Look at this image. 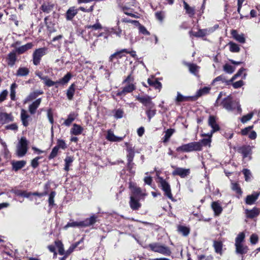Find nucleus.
I'll return each mask as SVG.
<instances>
[{
  "label": "nucleus",
  "instance_id": "obj_1",
  "mask_svg": "<svg viewBox=\"0 0 260 260\" xmlns=\"http://www.w3.org/2000/svg\"><path fill=\"white\" fill-rule=\"evenodd\" d=\"M97 217L92 215L89 218L85 219L81 221H72L68 222L64 227L65 229L70 227H87L95 223Z\"/></svg>",
  "mask_w": 260,
  "mask_h": 260
},
{
  "label": "nucleus",
  "instance_id": "obj_2",
  "mask_svg": "<svg viewBox=\"0 0 260 260\" xmlns=\"http://www.w3.org/2000/svg\"><path fill=\"white\" fill-rule=\"evenodd\" d=\"M202 149V145L200 142H193L182 145L177 148V151L188 152L191 151H201Z\"/></svg>",
  "mask_w": 260,
  "mask_h": 260
},
{
  "label": "nucleus",
  "instance_id": "obj_3",
  "mask_svg": "<svg viewBox=\"0 0 260 260\" xmlns=\"http://www.w3.org/2000/svg\"><path fill=\"white\" fill-rule=\"evenodd\" d=\"M221 104L228 111H233L236 109H237L238 111L241 110L239 103L234 101L231 95L223 99Z\"/></svg>",
  "mask_w": 260,
  "mask_h": 260
},
{
  "label": "nucleus",
  "instance_id": "obj_4",
  "mask_svg": "<svg viewBox=\"0 0 260 260\" xmlns=\"http://www.w3.org/2000/svg\"><path fill=\"white\" fill-rule=\"evenodd\" d=\"M148 247L151 250L155 252H158L167 256H169L171 254V251L169 247L159 243L155 242L149 244Z\"/></svg>",
  "mask_w": 260,
  "mask_h": 260
},
{
  "label": "nucleus",
  "instance_id": "obj_5",
  "mask_svg": "<svg viewBox=\"0 0 260 260\" xmlns=\"http://www.w3.org/2000/svg\"><path fill=\"white\" fill-rule=\"evenodd\" d=\"M28 141L24 137L21 138L17 146L16 153L19 157L24 156L28 150Z\"/></svg>",
  "mask_w": 260,
  "mask_h": 260
},
{
  "label": "nucleus",
  "instance_id": "obj_6",
  "mask_svg": "<svg viewBox=\"0 0 260 260\" xmlns=\"http://www.w3.org/2000/svg\"><path fill=\"white\" fill-rule=\"evenodd\" d=\"M158 183L162 190L165 192V195L169 199L173 200V196L171 193V189L170 184L165 179L161 177H158Z\"/></svg>",
  "mask_w": 260,
  "mask_h": 260
},
{
  "label": "nucleus",
  "instance_id": "obj_7",
  "mask_svg": "<svg viewBox=\"0 0 260 260\" xmlns=\"http://www.w3.org/2000/svg\"><path fill=\"white\" fill-rule=\"evenodd\" d=\"M47 48L46 47L40 48L36 49L32 54L33 57V63L37 66L41 61V58L46 54Z\"/></svg>",
  "mask_w": 260,
  "mask_h": 260
},
{
  "label": "nucleus",
  "instance_id": "obj_8",
  "mask_svg": "<svg viewBox=\"0 0 260 260\" xmlns=\"http://www.w3.org/2000/svg\"><path fill=\"white\" fill-rule=\"evenodd\" d=\"M136 85L134 83L127 84L122 87L121 90H118L116 92V96H119L121 99L127 93H131L136 89Z\"/></svg>",
  "mask_w": 260,
  "mask_h": 260
},
{
  "label": "nucleus",
  "instance_id": "obj_9",
  "mask_svg": "<svg viewBox=\"0 0 260 260\" xmlns=\"http://www.w3.org/2000/svg\"><path fill=\"white\" fill-rule=\"evenodd\" d=\"M136 99L145 106L147 109L154 108V104L152 102L151 96L148 95L144 96L138 95L136 96Z\"/></svg>",
  "mask_w": 260,
  "mask_h": 260
},
{
  "label": "nucleus",
  "instance_id": "obj_10",
  "mask_svg": "<svg viewBox=\"0 0 260 260\" xmlns=\"http://www.w3.org/2000/svg\"><path fill=\"white\" fill-rule=\"evenodd\" d=\"M208 124L212 128L211 131L207 134H203V136H206L207 137H212L214 133L217 132L219 130L220 128L218 124L216 121V119L214 116H210L208 119Z\"/></svg>",
  "mask_w": 260,
  "mask_h": 260
},
{
  "label": "nucleus",
  "instance_id": "obj_11",
  "mask_svg": "<svg viewBox=\"0 0 260 260\" xmlns=\"http://www.w3.org/2000/svg\"><path fill=\"white\" fill-rule=\"evenodd\" d=\"M130 188L132 192V194L131 197H134L135 198L144 200L145 197L147 195L145 192L142 190L140 187L131 184Z\"/></svg>",
  "mask_w": 260,
  "mask_h": 260
},
{
  "label": "nucleus",
  "instance_id": "obj_12",
  "mask_svg": "<svg viewBox=\"0 0 260 260\" xmlns=\"http://www.w3.org/2000/svg\"><path fill=\"white\" fill-rule=\"evenodd\" d=\"M172 168H175V170L172 172L173 176H179L181 178H185L190 173V170L189 169H185L180 167H175L172 166Z\"/></svg>",
  "mask_w": 260,
  "mask_h": 260
},
{
  "label": "nucleus",
  "instance_id": "obj_13",
  "mask_svg": "<svg viewBox=\"0 0 260 260\" xmlns=\"http://www.w3.org/2000/svg\"><path fill=\"white\" fill-rule=\"evenodd\" d=\"M124 145L126 148L127 161L131 164L135 156V147L132 144L128 142H125Z\"/></svg>",
  "mask_w": 260,
  "mask_h": 260
},
{
  "label": "nucleus",
  "instance_id": "obj_14",
  "mask_svg": "<svg viewBox=\"0 0 260 260\" xmlns=\"http://www.w3.org/2000/svg\"><path fill=\"white\" fill-rule=\"evenodd\" d=\"M79 9H77V8L75 7H71L69 8V9L67 11L65 17L68 21H71L73 20L74 17L78 13Z\"/></svg>",
  "mask_w": 260,
  "mask_h": 260
},
{
  "label": "nucleus",
  "instance_id": "obj_15",
  "mask_svg": "<svg viewBox=\"0 0 260 260\" xmlns=\"http://www.w3.org/2000/svg\"><path fill=\"white\" fill-rule=\"evenodd\" d=\"M196 100V97H193V96H184L179 92H177V96L175 99L176 104L185 101H194Z\"/></svg>",
  "mask_w": 260,
  "mask_h": 260
},
{
  "label": "nucleus",
  "instance_id": "obj_16",
  "mask_svg": "<svg viewBox=\"0 0 260 260\" xmlns=\"http://www.w3.org/2000/svg\"><path fill=\"white\" fill-rule=\"evenodd\" d=\"M17 60L16 53L15 50L10 52L7 57V61L9 66L13 67Z\"/></svg>",
  "mask_w": 260,
  "mask_h": 260
},
{
  "label": "nucleus",
  "instance_id": "obj_17",
  "mask_svg": "<svg viewBox=\"0 0 260 260\" xmlns=\"http://www.w3.org/2000/svg\"><path fill=\"white\" fill-rule=\"evenodd\" d=\"M231 35L233 38L237 42L241 44L245 43L246 40L243 34H239L236 30L233 29L231 31Z\"/></svg>",
  "mask_w": 260,
  "mask_h": 260
},
{
  "label": "nucleus",
  "instance_id": "obj_18",
  "mask_svg": "<svg viewBox=\"0 0 260 260\" xmlns=\"http://www.w3.org/2000/svg\"><path fill=\"white\" fill-rule=\"evenodd\" d=\"M259 196V192H254L252 194L248 195L245 199V203L247 205H251L255 203Z\"/></svg>",
  "mask_w": 260,
  "mask_h": 260
},
{
  "label": "nucleus",
  "instance_id": "obj_19",
  "mask_svg": "<svg viewBox=\"0 0 260 260\" xmlns=\"http://www.w3.org/2000/svg\"><path fill=\"white\" fill-rule=\"evenodd\" d=\"M213 30L209 29H200L197 32H192L190 31V33L192 34L193 36L198 38L203 37L207 35H209L211 32H212Z\"/></svg>",
  "mask_w": 260,
  "mask_h": 260
},
{
  "label": "nucleus",
  "instance_id": "obj_20",
  "mask_svg": "<svg viewBox=\"0 0 260 260\" xmlns=\"http://www.w3.org/2000/svg\"><path fill=\"white\" fill-rule=\"evenodd\" d=\"M245 212L247 218H253L259 215L260 210L254 207L251 210L246 209Z\"/></svg>",
  "mask_w": 260,
  "mask_h": 260
},
{
  "label": "nucleus",
  "instance_id": "obj_21",
  "mask_svg": "<svg viewBox=\"0 0 260 260\" xmlns=\"http://www.w3.org/2000/svg\"><path fill=\"white\" fill-rule=\"evenodd\" d=\"M141 199L135 198L134 197H130L129 206L133 210H138L141 206V204L139 202Z\"/></svg>",
  "mask_w": 260,
  "mask_h": 260
},
{
  "label": "nucleus",
  "instance_id": "obj_22",
  "mask_svg": "<svg viewBox=\"0 0 260 260\" xmlns=\"http://www.w3.org/2000/svg\"><path fill=\"white\" fill-rule=\"evenodd\" d=\"M118 6L122 10L128 9V6H133L134 4V0H116Z\"/></svg>",
  "mask_w": 260,
  "mask_h": 260
},
{
  "label": "nucleus",
  "instance_id": "obj_23",
  "mask_svg": "<svg viewBox=\"0 0 260 260\" xmlns=\"http://www.w3.org/2000/svg\"><path fill=\"white\" fill-rule=\"evenodd\" d=\"M236 247L235 252L237 254L243 255L247 253L249 248L248 246L243 244L235 245Z\"/></svg>",
  "mask_w": 260,
  "mask_h": 260
},
{
  "label": "nucleus",
  "instance_id": "obj_24",
  "mask_svg": "<svg viewBox=\"0 0 260 260\" xmlns=\"http://www.w3.org/2000/svg\"><path fill=\"white\" fill-rule=\"evenodd\" d=\"M41 103V99L39 98L29 106L28 110L31 114H34L36 113V110L40 106Z\"/></svg>",
  "mask_w": 260,
  "mask_h": 260
},
{
  "label": "nucleus",
  "instance_id": "obj_25",
  "mask_svg": "<svg viewBox=\"0 0 260 260\" xmlns=\"http://www.w3.org/2000/svg\"><path fill=\"white\" fill-rule=\"evenodd\" d=\"M124 137H117L115 136L114 133L111 131H108L106 138L108 140L112 142H120L123 139Z\"/></svg>",
  "mask_w": 260,
  "mask_h": 260
},
{
  "label": "nucleus",
  "instance_id": "obj_26",
  "mask_svg": "<svg viewBox=\"0 0 260 260\" xmlns=\"http://www.w3.org/2000/svg\"><path fill=\"white\" fill-rule=\"evenodd\" d=\"M43 92L40 90H37L30 92L29 95L25 99L24 101V104H26L27 102L31 101L38 97L40 94H43Z\"/></svg>",
  "mask_w": 260,
  "mask_h": 260
},
{
  "label": "nucleus",
  "instance_id": "obj_27",
  "mask_svg": "<svg viewBox=\"0 0 260 260\" xmlns=\"http://www.w3.org/2000/svg\"><path fill=\"white\" fill-rule=\"evenodd\" d=\"M13 120L11 114L6 113H0V123H6Z\"/></svg>",
  "mask_w": 260,
  "mask_h": 260
},
{
  "label": "nucleus",
  "instance_id": "obj_28",
  "mask_svg": "<svg viewBox=\"0 0 260 260\" xmlns=\"http://www.w3.org/2000/svg\"><path fill=\"white\" fill-rule=\"evenodd\" d=\"M28 118H29V115L27 113L26 111L24 109H21V120L22 121V124L25 127L28 125Z\"/></svg>",
  "mask_w": 260,
  "mask_h": 260
},
{
  "label": "nucleus",
  "instance_id": "obj_29",
  "mask_svg": "<svg viewBox=\"0 0 260 260\" xmlns=\"http://www.w3.org/2000/svg\"><path fill=\"white\" fill-rule=\"evenodd\" d=\"M211 207L216 216L219 215L222 211V208L218 202H212Z\"/></svg>",
  "mask_w": 260,
  "mask_h": 260
},
{
  "label": "nucleus",
  "instance_id": "obj_30",
  "mask_svg": "<svg viewBox=\"0 0 260 260\" xmlns=\"http://www.w3.org/2000/svg\"><path fill=\"white\" fill-rule=\"evenodd\" d=\"M33 46V44L31 43H28L24 45H22L17 48H16L15 51L17 52L19 54H22L28 49H31Z\"/></svg>",
  "mask_w": 260,
  "mask_h": 260
},
{
  "label": "nucleus",
  "instance_id": "obj_31",
  "mask_svg": "<svg viewBox=\"0 0 260 260\" xmlns=\"http://www.w3.org/2000/svg\"><path fill=\"white\" fill-rule=\"evenodd\" d=\"M83 131V128L80 125L74 123L71 129V133L74 135H80Z\"/></svg>",
  "mask_w": 260,
  "mask_h": 260
},
{
  "label": "nucleus",
  "instance_id": "obj_32",
  "mask_svg": "<svg viewBox=\"0 0 260 260\" xmlns=\"http://www.w3.org/2000/svg\"><path fill=\"white\" fill-rule=\"evenodd\" d=\"M26 161L25 160H18L12 163L13 169L15 171H17L25 166L26 165Z\"/></svg>",
  "mask_w": 260,
  "mask_h": 260
},
{
  "label": "nucleus",
  "instance_id": "obj_33",
  "mask_svg": "<svg viewBox=\"0 0 260 260\" xmlns=\"http://www.w3.org/2000/svg\"><path fill=\"white\" fill-rule=\"evenodd\" d=\"M210 89L211 88L209 87H204L202 88H200L197 91L196 94L194 96H193V97H196L197 100L198 98L208 93Z\"/></svg>",
  "mask_w": 260,
  "mask_h": 260
},
{
  "label": "nucleus",
  "instance_id": "obj_34",
  "mask_svg": "<svg viewBox=\"0 0 260 260\" xmlns=\"http://www.w3.org/2000/svg\"><path fill=\"white\" fill-rule=\"evenodd\" d=\"M228 45L229 46V50L231 52L238 53L240 51L239 45L233 42H230Z\"/></svg>",
  "mask_w": 260,
  "mask_h": 260
},
{
  "label": "nucleus",
  "instance_id": "obj_35",
  "mask_svg": "<svg viewBox=\"0 0 260 260\" xmlns=\"http://www.w3.org/2000/svg\"><path fill=\"white\" fill-rule=\"evenodd\" d=\"M29 70L26 67H20L17 71L16 75L17 76H26L28 75Z\"/></svg>",
  "mask_w": 260,
  "mask_h": 260
},
{
  "label": "nucleus",
  "instance_id": "obj_36",
  "mask_svg": "<svg viewBox=\"0 0 260 260\" xmlns=\"http://www.w3.org/2000/svg\"><path fill=\"white\" fill-rule=\"evenodd\" d=\"M239 152L243 155V158H246L251 152V148L249 146H243L239 149Z\"/></svg>",
  "mask_w": 260,
  "mask_h": 260
},
{
  "label": "nucleus",
  "instance_id": "obj_37",
  "mask_svg": "<svg viewBox=\"0 0 260 260\" xmlns=\"http://www.w3.org/2000/svg\"><path fill=\"white\" fill-rule=\"evenodd\" d=\"M184 5V8L186 11V13L188 14L189 16L192 17L194 15V8L190 7L188 4L185 2H183Z\"/></svg>",
  "mask_w": 260,
  "mask_h": 260
},
{
  "label": "nucleus",
  "instance_id": "obj_38",
  "mask_svg": "<svg viewBox=\"0 0 260 260\" xmlns=\"http://www.w3.org/2000/svg\"><path fill=\"white\" fill-rule=\"evenodd\" d=\"M54 8V5L51 3H44L41 6L42 10L45 13H49Z\"/></svg>",
  "mask_w": 260,
  "mask_h": 260
},
{
  "label": "nucleus",
  "instance_id": "obj_39",
  "mask_svg": "<svg viewBox=\"0 0 260 260\" xmlns=\"http://www.w3.org/2000/svg\"><path fill=\"white\" fill-rule=\"evenodd\" d=\"M11 191L17 196L25 198H28L31 194L30 192H27L26 191H22L18 189H12Z\"/></svg>",
  "mask_w": 260,
  "mask_h": 260
},
{
  "label": "nucleus",
  "instance_id": "obj_40",
  "mask_svg": "<svg viewBox=\"0 0 260 260\" xmlns=\"http://www.w3.org/2000/svg\"><path fill=\"white\" fill-rule=\"evenodd\" d=\"M75 91V85L74 84H72L70 85L67 92V96L69 100H72L73 99Z\"/></svg>",
  "mask_w": 260,
  "mask_h": 260
},
{
  "label": "nucleus",
  "instance_id": "obj_41",
  "mask_svg": "<svg viewBox=\"0 0 260 260\" xmlns=\"http://www.w3.org/2000/svg\"><path fill=\"white\" fill-rule=\"evenodd\" d=\"M77 116V114L74 113H70L68 116L67 119L64 121L63 124L66 126H70L72 122L75 120Z\"/></svg>",
  "mask_w": 260,
  "mask_h": 260
},
{
  "label": "nucleus",
  "instance_id": "obj_42",
  "mask_svg": "<svg viewBox=\"0 0 260 260\" xmlns=\"http://www.w3.org/2000/svg\"><path fill=\"white\" fill-rule=\"evenodd\" d=\"M74 160L73 157L71 156H67L64 159L65 165L64 169L66 171H69V167L71 165Z\"/></svg>",
  "mask_w": 260,
  "mask_h": 260
},
{
  "label": "nucleus",
  "instance_id": "obj_43",
  "mask_svg": "<svg viewBox=\"0 0 260 260\" xmlns=\"http://www.w3.org/2000/svg\"><path fill=\"white\" fill-rule=\"evenodd\" d=\"M56 195V192L54 191H52L50 192L49 195L48 203L49 207L50 209H52V207L55 205L54 203V198Z\"/></svg>",
  "mask_w": 260,
  "mask_h": 260
},
{
  "label": "nucleus",
  "instance_id": "obj_44",
  "mask_svg": "<svg viewBox=\"0 0 260 260\" xmlns=\"http://www.w3.org/2000/svg\"><path fill=\"white\" fill-rule=\"evenodd\" d=\"M174 132H175V131L174 129H172V128L168 129L166 131L165 135L163 138V140H162L163 142L164 143L167 142L169 140L170 137L173 134Z\"/></svg>",
  "mask_w": 260,
  "mask_h": 260
},
{
  "label": "nucleus",
  "instance_id": "obj_45",
  "mask_svg": "<svg viewBox=\"0 0 260 260\" xmlns=\"http://www.w3.org/2000/svg\"><path fill=\"white\" fill-rule=\"evenodd\" d=\"M147 82L149 85L154 87L156 89H160L161 88V83L156 80H153L149 78Z\"/></svg>",
  "mask_w": 260,
  "mask_h": 260
},
{
  "label": "nucleus",
  "instance_id": "obj_46",
  "mask_svg": "<svg viewBox=\"0 0 260 260\" xmlns=\"http://www.w3.org/2000/svg\"><path fill=\"white\" fill-rule=\"evenodd\" d=\"M232 189L233 190L235 191L237 194H238V196L237 197L238 198H240V197L241 196V194L242 193V191L241 190V189L239 186V185L236 183H232Z\"/></svg>",
  "mask_w": 260,
  "mask_h": 260
},
{
  "label": "nucleus",
  "instance_id": "obj_47",
  "mask_svg": "<svg viewBox=\"0 0 260 260\" xmlns=\"http://www.w3.org/2000/svg\"><path fill=\"white\" fill-rule=\"evenodd\" d=\"M71 77L72 74L70 73H68L63 78L57 81V82L62 85L66 84L70 81Z\"/></svg>",
  "mask_w": 260,
  "mask_h": 260
},
{
  "label": "nucleus",
  "instance_id": "obj_48",
  "mask_svg": "<svg viewBox=\"0 0 260 260\" xmlns=\"http://www.w3.org/2000/svg\"><path fill=\"white\" fill-rule=\"evenodd\" d=\"M245 237V235L243 232L240 233L236 238L235 245L243 244Z\"/></svg>",
  "mask_w": 260,
  "mask_h": 260
},
{
  "label": "nucleus",
  "instance_id": "obj_49",
  "mask_svg": "<svg viewBox=\"0 0 260 260\" xmlns=\"http://www.w3.org/2000/svg\"><path fill=\"white\" fill-rule=\"evenodd\" d=\"M129 51H128L126 49H122L121 50L116 52L113 54H112L110 57H109V61H112L114 58L116 57V56H118L119 58H121L122 57V55H121V54L123 52H125L126 53H129Z\"/></svg>",
  "mask_w": 260,
  "mask_h": 260
},
{
  "label": "nucleus",
  "instance_id": "obj_50",
  "mask_svg": "<svg viewBox=\"0 0 260 260\" xmlns=\"http://www.w3.org/2000/svg\"><path fill=\"white\" fill-rule=\"evenodd\" d=\"M213 247L216 253H221L222 248V243L221 242L214 241L213 243Z\"/></svg>",
  "mask_w": 260,
  "mask_h": 260
},
{
  "label": "nucleus",
  "instance_id": "obj_51",
  "mask_svg": "<svg viewBox=\"0 0 260 260\" xmlns=\"http://www.w3.org/2000/svg\"><path fill=\"white\" fill-rule=\"evenodd\" d=\"M146 113L148 117V121L150 122L151 118L156 114V110L154 108L147 109Z\"/></svg>",
  "mask_w": 260,
  "mask_h": 260
},
{
  "label": "nucleus",
  "instance_id": "obj_52",
  "mask_svg": "<svg viewBox=\"0 0 260 260\" xmlns=\"http://www.w3.org/2000/svg\"><path fill=\"white\" fill-rule=\"evenodd\" d=\"M178 230L184 236H187L189 233V229L186 226L180 225L178 228Z\"/></svg>",
  "mask_w": 260,
  "mask_h": 260
},
{
  "label": "nucleus",
  "instance_id": "obj_53",
  "mask_svg": "<svg viewBox=\"0 0 260 260\" xmlns=\"http://www.w3.org/2000/svg\"><path fill=\"white\" fill-rule=\"evenodd\" d=\"M188 67H189V70L191 73L194 74V75H197V74L198 73V71H199V67L198 66H197L195 64L190 63L188 64Z\"/></svg>",
  "mask_w": 260,
  "mask_h": 260
},
{
  "label": "nucleus",
  "instance_id": "obj_54",
  "mask_svg": "<svg viewBox=\"0 0 260 260\" xmlns=\"http://www.w3.org/2000/svg\"><path fill=\"white\" fill-rule=\"evenodd\" d=\"M56 246L58 249V253L60 255L64 254L63 245L60 241H56L55 242Z\"/></svg>",
  "mask_w": 260,
  "mask_h": 260
},
{
  "label": "nucleus",
  "instance_id": "obj_55",
  "mask_svg": "<svg viewBox=\"0 0 260 260\" xmlns=\"http://www.w3.org/2000/svg\"><path fill=\"white\" fill-rule=\"evenodd\" d=\"M86 28L88 29L98 30V29H101L102 28V26L99 23V20H96V23H95L93 25H87Z\"/></svg>",
  "mask_w": 260,
  "mask_h": 260
},
{
  "label": "nucleus",
  "instance_id": "obj_56",
  "mask_svg": "<svg viewBox=\"0 0 260 260\" xmlns=\"http://www.w3.org/2000/svg\"><path fill=\"white\" fill-rule=\"evenodd\" d=\"M17 87L16 83H13L11 85L10 97L11 99L13 101L15 100V89Z\"/></svg>",
  "mask_w": 260,
  "mask_h": 260
},
{
  "label": "nucleus",
  "instance_id": "obj_57",
  "mask_svg": "<svg viewBox=\"0 0 260 260\" xmlns=\"http://www.w3.org/2000/svg\"><path fill=\"white\" fill-rule=\"evenodd\" d=\"M223 70L227 73L232 74L234 72L235 68L229 64H225L223 66Z\"/></svg>",
  "mask_w": 260,
  "mask_h": 260
},
{
  "label": "nucleus",
  "instance_id": "obj_58",
  "mask_svg": "<svg viewBox=\"0 0 260 260\" xmlns=\"http://www.w3.org/2000/svg\"><path fill=\"white\" fill-rule=\"evenodd\" d=\"M57 148H61L62 149H65L67 148V145L64 140L62 139H58L57 141Z\"/></svg>",
  "mask_w": 260,
  "mask_h": 260
},
{
  "label": "nucleus",
  "instance_id": "obj_59",
  "mask_svg": "<svg viewBox=\"0 0 260 260\" xmlns=\"http://www.w3.org/2000/svg\"><path fill=\"white\" fill-rule=\"evenodd\" d=\"M253 113L252 112L249 113L246 115H244L241 119L242 123H245L248 121L250 120L253 117Z\"/></svg>",
  "mask_w": 260,
  "mask_h": 260
},
{
  "label": "nucleus",
  "instance_id": "obj_60",
  "mask_svg": "<svg viewBox=\"0 0 260 260\" xmlns=\"http://www.w3.org/2000/svg\"><path fill=\"white\" fill-rule=\"evenodd\" d=\"M83 238H82L79 241L73 244L70 247L69 249L67 250V253L68 254H70L71 252H72L73 251V250L78 246V245L80 243L83 242Z\"/></svg>",
  "mask_w": 260,
  "mask_h": 260
},
{
  "label": "nucleus",
  "instance_id": "obj_61",
  "mask_svg": "<svg viewBox=\"0 0 260 260\" xmlns=\"http://www.w3.org/2000/svg\"><path fill=\"white\" fill-rule=\"evenodd\" d=\"M42 158L41 156H37L34 158L31 162V166L34 169L37 168L39 165V160Z\"/></svg>",
  "mask_w": 260,
  "mask_h": 260
},
{
  "label": "nucleus",
  "instance_id": "obj_62",
  "mask_svg": "<svg viewBox=\"0 0 260 260\" xmlns=\"http://www.w3.org/2000/svg\"><path fill=\"white\" fill-rule=\"evenodd\" d=\"M59 148H57L56 146H55L52 150L51 152L50 153L49 156V159H51L52 158H54L56 156L58 153Z\"/></svg>",
  "mask_w": 260,
  "mask_h": 260
},
{
  "label": "nucleus",
  "instance_id": "obj_63",
  "mask_svg": "<svg viewBox=\"0 0 260 260\" xmlns=\"http://www.w3.org/2000/svg\"><path fill=\"white\" fill-rule=\"evenodd\" d=\"M138 29L140 33L146 36L150 35V32L147 30L144 26L141 24L139 25Z\"/></svg>",
  "mask_w": 260,
  "mask_h": 260
},
{
  "label": "nucleus",
  "instance_id": "obj_64",
  "mask_svg": "<svg viewBox=\"0 0 260 260\" xmlns=\"http://www.w3.org/2000/svg\"><path fill=\"white\" fill-rule=\"evenodd\" d=\"M242 172L244 175L245 180L246 181H249L251 179V176L250 171L249 170L245 169L242 171Z\"/></svg>",
  "mask_w": 260,
  "mask_h": 260
}]
</instances>
